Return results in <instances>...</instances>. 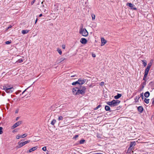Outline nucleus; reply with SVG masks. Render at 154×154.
<instances>
[{
  "instance_id": "nucleus-1",
  "label": "nucleus",
  "mask_w": 154,
  "mask_h": 154,
  "mask_svg": "<svg viewBox=\"0 0 154 154\" xmlns=\"http://www.w3.org/2000/svg\"><path fill=\"white\" fill-rule=\"evenodd\" d=\"M120 101L119 100H113L112 101L106 102V103L111 107L117 106L120 103Z\"/></svg>"
},
{
  "instance_id": "nucleus-2",
  "label": "nucleus",
  "mask_w": 154,
  "mask_h": 154,
  "mask_svg": "<svg viewBox=\"0 0 154 154\" xmlns=\"http://www.w3.org/2000/svg\"><path fill=\"white\" fill-rule=\"evenodd\" d=\"M86 89L85 87L84 86H81L79 88H78L77 95H79L80 94L82 95H84Z\"/></svg>"
},
{
  "instance_id": "nucleus-3",
  "label": "nucleus",
  "mask_w": 154,
  "mask_h": 154,
  "mask_svg": "<svg viewBox=\"0 0 154 154\" xmlns=\"http://www.w3.org/2000/svg\"><path fill=\"white\" fill-rule=\"evenodd\" d=\"M80 34L86 37L88 35V33L85 28H83L82 26L80 28L79 31Z\"/></svg>"
},
{
  "instance_id": "nucleus-4",
  "label": "nucleus",
  "mask_w": 154,
  "mask_h": 154,
  "mask_svg": "<svg viewBox=\"0 0 154 154\" xmlns=\"http://www.w3.org/2000/svg\"><path fill=\"white\" fill-rule=\"evenodd\" d=\"M3 89L7 93H11L12 92L14 88L13 87H10L9 86H3Z\"/></svg>"
},
{
  "instance_id": "nucleus-5",
  "label": "nucleus",
  "mask_w": 154,
  "mask_h": 154,
  "mask_svg": "<svg viewBox=\"0 0 154 154\" xmlns=\"http://www.w3.org/2000/svg\"><path fill=\"white\" fill-rule=\"evenodd\" d=\"M30 142V140H28L27 141H24L23 142H19L18 143V146H19L18 148H21L23 146L25 145L26 144L29 143Z\"/></svg>"
},
{
  "instance_id": "nucleus-6",
  "label": "nucleus",
  "mask_w": 154,
  "mask_h": 154,
  "mask_svg": "<svg viewBox=\"0 0 154 154\" xmlns=\"http://www.w3.org/2000/svg\"><path fill=\"white\" fill-rule=\"evenodd\" d=\"M86 81L85 79H84L82 78L79 79L77 81L78 84L79 85H82Z\"/></svg>"
},
{
  "instance_id": "nucleus-7",
  "label": "nucleus",
  "mask_w": 154,
  "mask_h": 154,
  "mask_svg": "<svg viewBox=\"0 0 154 154\" xmlns=\"http://www.w3.org/2000/svg\"><path fill=\"white\" fill-rule=\"evenodd\" d=\"M22 123V122L21 121H19L15 123L14 125L11 127L12 129H14L15 128H16L18 126H19Z\"/></svg>"
},
{
  "instance_id": "nucleus-8",
  "label": "nucleus",
  "mask_w": 154,
  "mask_h": 154,
  "mask_svg": "<svg viewBox=\"0 0 154 154\" xmlns=\"http://www.w3.org/2000/svg\"><path fill=\"white\" fill-rule=\"evenodd\" d=\"M78 88L77 87L73 88L72 89V92L73 94L77 95Z\"/></svg>"
},
{
  "instance_id": "nucleus-9",
  "label": "nucleus",
  "mask_w": 154,
  "mask_h": 154,
  "mask_svg": "<svg viewBox=\"0 0 154 154\" xmlns=\"http://www.w3.org/2000/svg\"><path fill=\"white\" fill-rule=\"evenodd\" d=\"M80 42L82 44H85L87 43V41L86 38H81Z\"/></svg>"
},
{
  "instance_id": "nucleus-10",
  "label": "nucleus",
  "mask_w": 154,
  "mask_h": 154,
  "mask_svg": "<svg viewBox=\"0 0 154 154\" xmlns=\"http://www.w3.org/2000/svg\"><path fill=\"white\" fill-rule=\"evenodd\" d=\"M101 46H103L106 43V41L103 38H101Z\"/></svg>"
},
{
  "instance_id": "nucleus-11",
  "label": "nucleus",
  "mask_w": 154,
  "mask_h": 154,
  "mask_svg": "<svg viewBox=\"0 0 154 154\" xmlns=\"http://www.w3.org/2000/svg\"><path fill=\"white\" fill-rule=\"evenodd\" d=\"M37 147H38L37 146H36L30 149L29 150V152H31L35 150L37 148Z\"/></svg>"
},
{
  "instance_id": "nucleus-12",
  "label": "nucleus",
  "mask_w": 154,
  "mask_h": 154,
  "mask_svg": "<svg viewBox=\"0 0 154 154\" xmlns=\"http://www.w3.org/2000/svg\"><path fill=\"white\" fill-rule=\"evenodd\" d=\"M138 111L140 113H142L143 110V108L142 106H139L137 108Z\"/></svg>"
},
{
  "instance_id": "nucleus-13",
  "label": "nucleus",
  "mask_w": 154,
  "mask_h": 154,
  "mask_svg": "<svg viewBox=\"0 0 154 154\" xmlns=\"http://www.w3.org/2000/svg\"><path fill=\"white\" fill-rule=\"evenodd\" d=\"M29 30L27 29L22 30L21 31V33L23 34H25L28 33L29 32Z\"/></svg>"
},
{
  "instance_id": "nucleus-14",
  "label": "nucleus",
  "mask_w": 154,
  "mask_h": 154,
  "mask_svg": "<svg viewBox=\"0 0 154 154\" xmlns=\"http://www.w3.org/2000/svg\"><path fill=\"white\" fill-rule=\"evenodd\" d=\"M144 95L147 98L149 96L150 93L149 91H146L144 93Z\"/></svg>"
},
{
  "instance_id": "nucleus-15",
  "label": "nucleus",
  "mask_w": 154,
  "mask_h": 154,
  "mask_svg": "<svg viewBox=\"0 0 154 154\" xmlns=\"http://www.w3.org/2000/svg\"><path fill=\"white\" fill-rule=\"evenodd\" d=\"M122 96V94H118L117 95L114 96V98L117 99L120 98Z\"/></svg>"
},
{
  "instance_id": "nucleus-16",
  "label": "nucleus",
  "mask_w": 154,
  "mask_h": 154,
  "mask_svg": "<svg viewBox=\"0 0 154 154\" xmlns=\"http://www.w3.org/2000/svg\"><path fill=\"white\" fill-rule=\"evenodd\" d=\"M136 144V142L135 141L131 142L130 143V145L131 147H132L133 146H134Z\"/></svg>"
},
{
  "instance_id": "nucleus-17",
  "label": "nucleus",
  "mask_w": 154,
  "mask_h": 154,
  "mask_svg": "<svg viewBox=\"0 0 154 154\" xmlns=\"http://www.w3.org/2000/svg\"><path fill=\"white\" fill-rule=\"evenodd\" d=\"M151 65L152 64L151 63H149L146 69L149 71Z\"/></svg>"
},
{
  "instance_id": "nucleus-18",
  "label": "nucleus",
  "mask_w": 154,
  "mask_h": 154,
  "mask_svg": "<svg viewBox=\"0 0 154 154\" xmlns=\"http://www.w3.org/2000/svg\"><path fill=\"white\" fill-rule=\"evenodd\" d=\"M23 61V60L22 59H20L18 60L17 61L16 63H21Z\"/></svg>"
},
{
  "instance_id": "nucleus-19",
  "label": "nucleus",
  "mask_w": 154,
  "mask_h": 154,
  "mask_svg": "<svg viewBox=\"0 0 154 154\" xmlns=\"http://www.w3.org/2000/svg\"><path fill=\"white\" fill-rule=\"evenodd\" d=\"M140 98V97L139 96H137L134 98L136 102H138V100Z\"/></svg>"
},
{
  "instance_id": "nucleus-20",
  "label": "nucleus",
  "mask_w": 154,
  "mask_h": 154,
  "mask_svg": "<svg viewBox=\"0 0 154 154\" xmlns=\"http://www.w3.org/2000/svg\"><path fill=\"white\" fill-rule=\"evenodd\" d=\"M57 51L58 52L60 55H61L62 54V51L59 48H57Z\"/></svg>"
},
{
  "instance_id": "nucleus-21",
  "label": "nucleus",
  "mask_w": 154,
  "mask_h": 154,
  "mask_svg": "<svg viewBox=\"0 0 154 154\" xmlns=\"http://www.w3.org/2000/svg\"><path fill=\"white\" fill-rule=\"evenodd\" d=\"M149 100L148 99H146V98H144V101L146 103H148L149 102Z\"/></svg>"
},
{
  "instance_id": "nucleus-22",
  "label": "nucleus",
  "mask_w": 154,
  "mask_h": 154,
  "mask_svg": "<svg viewBox=\"0 0 154 154\" xmlns=\"http://www.w3.org/2000/svg\"><path fill=\"white\" fill-rule=\"evenodd\" d=\"M56 120L54 119L51 122V124L53 125H54L55 123L56 122Z\"/></svg>"
},
{
  "instance_id": "nucleus-23",
  "label": "nucleus",
  "mask_w": 154,
  "mask_h": 154,
  "mask_svg": "<svg viewBox=\"0 0 154 154\" xmlns=\"http://www.w3.org/2000/svg\"><path fill=\"white\" fill-rule=\"evenodd\" d=\"M127 5H128L129 6L131 7H132L134 5L132 4L131 3H128L127 4Z\"/></svg>"
},
{
  "instance_id": "nucleus-24",
  "label": "nucleus",
  "mask_w": 154,
  "mask_h": 154,
  "mask_svg": "<svg viewBox=\"0 0 154 154\" xmlns=\"http://www.w3.org/2000/svg\"><path fill=\"white\" fill-rule=\"evenodd\" d=\"M85 141V140H84V139L81 140L80 141L79 143L80 144H82L84 143Z\"/></svg>"
},
{
  "instance_id": "nucleus-25",
  "label": "nucleus",
  "mask_w": 154,
  "mask_h": 154,
  "mask_svg": "<svg viewBox=\"0 0 154 154\" xmlns=\"http://www.w3.org/2000/svg\"><path fill=\"white\" fill-rule=\"evenodd\" d=\"M27 136V135L26 134H23L21 135V138H24L26 137Z\"/></svg>"
},
{
  "instance_id": "nucleus-26",
  "label": "nucleus",
  "mask_w": 154,
  "mask_h": 154,
  "mask_svg": "<svg viewBox=\"0 0 154 154\" xmlns=\"http://www.w3.org/2000/svg\"><path fill=\"white\" fill-rule=\"evenodd\" d=\"M101 106L100 105H99L97 107L95 108L94 109V110H96L98 109L99 108H100Z\"/></svg>"
},
{
  "instance_id": "nucleus-27",
  "label": "nucleus",
  "mask_w": 154,
  "mask_h": 154,
  "mask_svg": "<svg viewBox=\"0 0 154 154\" xmlns=\"http://www.w3.org/2000/svg\"><path fill=\"white\" fill-rule=\"evenodd\" d=\"M63 119V117L62 116H60L59 117L58 119V120H59V121H60V120H62Z\"/></svg>"
},
{
  "instance_id": "nucleus-28",
  "label": "nucleus",
  "mask_w": 154,
  "mask_h": 154,
  "mask_svg": "<svg viewBox=\"0 0 154 154\" xmlns=\"http://www.w3.org/2000/svg\"><path fill=\"white\" fill-rule=\"evenodd\" d=\"M77 84H78V81L72 82V85H75Z\"/></svg>"
},
{
  "instance_id": "nucleus-29",
  "label": "nucleus",
  "mask_w": 154,
  "mask_h": 154,
  "mask_svg": "<svg viewBox=\"0 0 154 154\" xmlns=\"http://www.w3.org/2000/svg\"><path fill=\"white\" fill-rule=\"evenodd\" d=\"M91 17H92V19L93 20H94L95 19V16L94 14H92L91 15Z\"/></svg>"
},
{
  "instance_id": "nucleus-30",
  "label": "nucleus",
  "mask_w": 154,
  "mask_h": 154,
  "mask_svg": "<svg viewBox=\"0 0 154 154\" xmlns=\"http://www.w3.org/2000/svg\"><path fill=\"white\" fill-rule=\"evenodd\" d=\"M2 129L3 128L2 127H0V134H2L3 133Z\"/></svg>"
},
{
  "instance_id": "nucleus-31",
  "label": "nucleus",
  "mask_w": 154,
  "mask_h": 154,
  "mask_svg": "<svg viewBox=\"0 0 154 154\" xmlns=\"http://www.w3.org/2000/svg\"><path fill=\"white\" fill-rule=\"evenodd\" d=\"M21 137V136L20 135H18L16 136V139H18Z\"/></svg>"
},
{
  "instance_id": "nucleus-32",
  "label": "nucleus",
  "mask_w": 154,
  "mask_h": 154,
  "mask_svg": "<svg viewBox=\"0 0 154 154\" xmlns=\"http://www.w3.org/2000/svg\"><path fill=\"white\" fill-rule=\"evenodd\" d=\"M143 62V64L144 66H146V62L143 60L142 61Z\"/></svg>"
},
{
  "instance_id": "nucleus-33",
  "label": "nucleus",
  "mask_w": 154,
  "mask_h": 154,
  "mask_svg": "<svg viewBox=\"0 0 154 154\" xmlns=\"http://www.w3.org/2000/svg\"><path fill=\"white\" fill-rule=\"evenodd\" d=\"M149 72V70L145 69L144 74H146L147 75L148 74V73Z\"/></svg>"
},
{
  "instance_id": "nucleus-34",
  "label": "nucleus",
  "mask_w": 154,
  "mask_h": 154,
  "mask_svg": "<svg viewBox=\"0 0 154 154\" xmlns=\"http://www.w3.org/2000/svg\"><path fill=\"white\" fill-rule=\"evenodd\" d=\"M42 149L44 151H46V146L42 148Z\"/></svg>"
},
{
  "instance_id": "nucleus-35",
  "label": "nucleus",
  "mask_w": 154,
  "mask_h": 154,
  "mask_svg": "<svg viewBox=\"0 0 154 154\" xmlns=\"http://www.w3.org/2000/svg\"><path fill=\"white\" fill-rule=\"evenodd\" d=\"M110 108L109 106H106V111H109L110 110Z\"/></svg>"
},
{
  "instance_id": "nucleus-36",
  "label": "nucleus",
  "mask_w": 154,
  "mask_h": 154,
  "mask_svg": "<svg viewBox=\"0 0 154 154\" xmlns=\"http://www.w3.org/2000/svg\"><path fill=\"white\" fill-rule=\"evenodd\" d=\"M132 147H131V146H130V147H129L128 149V152H129V151H130L131 150H132Z\"/></svg>"
},
{
  "instance_id": "nucleus-37",
  "label": "nucleus",
  "mask_w": 154,
  "mask_h": 154,
  "mask_svg": "<svg viewBox=\"0 0 154 154\" xmlns=\"http://www.w3.org/2000/svg\"><path fill=\"white\" fill-rule=\"evenodd\" d=\"M151 100L152 101V105H154V97Z\"/></svg>"
},
{
  "instance_id": "nucleus-38",
  "label": "nucleus",
  "mask_w": 154,
  "mask_h": 154,
  "mask_svg": "<svg viewBox=\"0 0 154 154\" xmlns=\"http://www.w3.org/2000/svg\"><path fill=\"white\" fill-rule=\"evenodd\" d=\"M11 43V42L10 41H6L5 42V43L6 44H8V45L10 44Z\"/></svg>"
},
{
  "instance_id": "nucleus-39",
  "label": "nucleus",
  "mask_w": 154,
  "mask_h": 154,
  "mask_svg": "<svg viewBox=\"0 0 154 154\" xmlns=\"http://www.w3.org/2000/svg\"><path fill=\"white\" fill-rule=\"evenodd\" d=\"M62 48L63 49H65V48H66V46L65 45H62Z\"/></svg>"
},
{
  "instance_id": "nucleus-40",
  "label": "nucleus",
  "mask_w": 154,
  "mask_h": 154,
  "mask_svg": "<svg viewBox=\"0 0 154 154\" xmlns=\"http://www.w3.org/2000/svg\"><path fill=\"white\" fill-rule=\"evenodd\" d=\"M131 9L132 10H137V8H135V7H132Z\"/></svg>"
},
{
  "instance_id": "nucleus-41",
  "label": "nucleus",
  "mask_w": 154,
  "mask_h": 154,
  "mask_svg": "<svg viewBox=\"0 0 154 154\" xmlns=\"http://www.w3.org/2000/svg\"><path fill=\"white\" fill-rule=\"evenodd\" d=\"M35 0H33L31 2V4L32 5L35 2Z\"/></svg>"
},
{
  "instance_id": "nucleus-42",
  "label": "nucleus",
  "mask_w": 154,
  "mask_h": 154,
  "mask_svg": "<svg viewBox=\"0 0 154 154\" xmlns=\"http://www.w3.org/2000/svg\"><path fill=\"white\" fill-rule=\"evenodd\" d=\"M64 60V59L63 58H61L60 60V63L61 62V61H63Z\"/></svg>"
},
{
  "instance_id": "nucleus-43",
  "label": "nucleus",
  "mask_w": 154,
  "mask_h": 154,
  "mask_svg": "<svg viewBox=\"0 0 154 154\" xmlns=\"http://www.w3.org/2000/svg\"><path fill=\"white\" fill-rule=\"evenodd\" d=\"M104 84V82H101L100 83V85L101 86L103 85Z\"/></svg>"
},
{
  "instance_id": "nucleus-44",
  "label": "nucleus",
  "mask_w": 154,
  "mask_h": 154,
  "mask_svg": "<svg viewBox=\"0 0 154 154\" xmlns=\"http://www.w3.org/2000/svg\"><path fill=\"white\" fill-rule=\"evenodd\" d=\"M30 87H28L22 93V94H23V93H24V92L27 89H28V88H29Z\"/></svg>"
},
{
  "instance_id": "nucleus-45",
  "label": "nucleus",
  "mask_w": 154,
  "mask_h": 154,
  "mask_svg": "<svg viewBox=\"0 0 154 154\" xmlns=\"http://www.w3.org/2000/svg\"><path fill=\"white\" fill-rule=\"evenodd\" d=\"M78 137V135H75L74 137H73L74 138L76 139V138H77Z\"/></svg>"
},
{
  "instance_id": "nucleus-46",
  "label": "nucleus",
  "mask_w": 154,
  "mask_h": 154,
  "mask_svg": "<svg viewBox=\"0 0 154 154\" xmlns=\"http://www.w3.org/2000/svg\"><path fill=\"white\" fill-rule=\"evenodd\" d=\"M146 80H145V81H144V82H143V84L144 85H146Z\"/></svg>"
},
{
  "instance_id": "nucleus-47",
  "label": "nucleus",
  "mask_w": 154,
  "mask_h": 154,
  "mask_svg": "<svg viewBox=\"0 0 154 154\" xmlns=\"http://www.w3.org/2000/svg\"><path fill=\"white\" fill-rule=\"evenodd\" d=\"M143 93H141L140 94V97H143Z\"/></svg>"
},
{
  "instance_id": "nucleus-48",
  "label": "nucleus",
  "mask_w": 154,
  "mask_h": 154,
  "mask_svg": "<svg viewBox=\"0 0 154 154\" xmlns=\"http://www.w3.org/2000/svg\"><path fill=\"white\" fill-rule=\"evenodd\" d=\"M12 27V26L11 25H10L9 26L8 28V29H9L10 28H11Z\"/></svg>"
},
{
  "instance_id": "nucleus-49",
  "label": "nucleus",
  "mask_w": 154,
  "mask_h": 154,
  "mask_svg": "<svg viewBox=\"0 0 154 154\" xmlns=\"http://www.w3.org/2000/svg\"><path fill=\"white\" fill-rule=\"evenodd\" d=\"M147 75L144 74V76L145 78H146L147 76Z\"/></svg>"
},
{
  "instance_id": "nucleus-50",
  "label": "nucleus",
  "mask_w": 154,
  "mask_h": 154,
  "mask_svg": "<svg viewBox=\"0 0 154 154\" xmlns=\"http://www.w3.org/2000/svg\"><path fill=\"white\" fill-rule=\"evenodd\" d=\"M143 80H144V81H145L146 80V78H145L144 77H143Z\"/></svg>"
},
{
  "instance_id": "nucleus-51",
  "label": "nucleus",
  "mask_w": 154,
  "mask_h": 154,
  "mask_svg": "<svg viewBox=\"0 0 154 154\" xmlns=\"http://www.w3.org/2000/svg\"><path fill=\"white\" fill-rule=\"evenodd\" d=\"M76 76V77L77 76H76V75H72L71 76V77H74L75 76Z\"/></svg>"
},
{
  "instance_id": "nucleus-52",
  "label": "nucleus",
  "mask_w": 154,
  "mask_h": 154,
  "mask_svg": "<svg viewBox=\"0 0 154 154\" xmlns=\"http://www.w3.org/2000/svg\"><path fill=\"white\" fill-rule=\"evenodd\" d=\"M42 16V14H40L39 15V17H41Z\"/></svg>"
},
{
  "instance_id": "nucleus-53",
  "label": "nucleus",
  "mask_w": 154,
  "mask_h": 154,
  "mask_svg": "<svg viewBox=\"0 0 154 154\" xmlns=\"http://www.w3.org/2000/svg\"><path fill=\"white\" fill-rule=\"evenodd\" d=\"M142 100H144V97H143H143H141Z\"/></svg>"
},
{
  "instance_id": "nucleus-54",
  "label": "nucleus",
  "mask_w": 154,
  "mask_h": 154,
  "mask_svg": "<svg viewBox=\"0 0 154 154\" xmlns=\"http://www.w3.org/2000/svg\"><path fill=\"white\" fill-rule=\"evenodd\" d=\"M92 56L93 57H95V54H93Z\"/></svg>"
},
{
  "instance_id": "nucleus-55",
  "label": "nucleus",
  "mask_w": 154,
  "mask_h": 154,
  "mask_svg": "<svg viewBox=\"0 0 154 154\" xmlns=\"http://www.w3.org/2000/svg\"><path fill=\"white\" fill-rule=\"evenodd\" d=\"M19 118V117H17L16 119V120H17H17Z\"/></svg>"
},
{
  "instance_id": "nucleus-56",
  "label": "nucleus",
  "mask_w": 154,
  "mask_h": 154,
  "mask_svg": "<svg viewBox=\"0 0 154 154\" xmlns=\"http://www.w3.org/2000/svg\"><path fill=\"white\" fill-rule=\"evenodd\" d=\"M37 20H38L37 19L36 20H35V23H36L37 22Z\"/></svg>"
},
{
  "instance_id": "nucleus-57",
  "label": "nucleus",
  "mask_w": 154,
  "mask_h": 154,
  "mask_svg": "<svg viewBox=\"0 0 154 154\" xmlns=\"http://www.w3.org/2000/svg\"><path fill=\"white\" fill-rule=\"evenodd\" d=\"M16 130V129H15V130H13V131L12 132H15V130Z\"/></svg>"
},
{
  "instance_id": "nucleus-58",
  "label": "nucleus",
  "mask_w": 154,
  "mask_h": 154,
  "mask_svg": "<svg viewBox=\"0 0 154 154\" xmlns=\"http://www.w3.org/2000/svg\"><path fill=\"white\" fill-rule=\"evenodd\" d=\"M106 105L105 106V107H104V109H105V110H106Z\"/></svg>"
},
{
  "instance_id": "nucleus-59",
  "label": "nucleus",
  "mask_w": 154,
  "mask_h": 154,
  "mask_svg": "<svg viewBox=\"0 0 154 154\" xmlns=\"http://www.w3.org/2000/svg\"><path fill=\"white\" fill-rule=\"evenodd\" d=\"M106 105L105 106V107H104V109H105V110H106Z\"/></svg>"
},
{
  "instance_id": "nucleus-60",
  "label": "nucleus",
  "mask_w": 154,
  "mask_h": 154,
  "mask_svg": "<svg viewBox=\"0 0 154 154\" xmlns=\"http://www.w3.org/2000/svg\"><path fill=\"white\" fill-rule=\"evenodd\" d=\"M96 154H103L101 153H96Z\"/></svg>"
},
{
  "instance_id": "nucleus-61",
  "label": "nucleus",
  "mask_w": 154,
  "mask_h": 154,
  "mask_svg": "<svg viewBox=\"0 0 154 154\" xmlns=\"http://www.w3.org/2000/svg\"><path fill=\"white\" fill-rule=\"evenodd\" d=\"M144 87V86H142V88H143Z\"/></svg>"
},
{
  "instance_id": "nucleus-62",
  "label": "nucleus",
  "mask_w": 154,
  "mask_h": 154,
  "mask_svg": "<svg viewBox=\"0 0 154 154\" xmlns=\"http://www.w3.org/2000/svg\"><path fill=\"white\" fill-rule=\"evenodd\" d=\"M16 113H17V111H16Z\"/></svg>"
}]
</instances>
